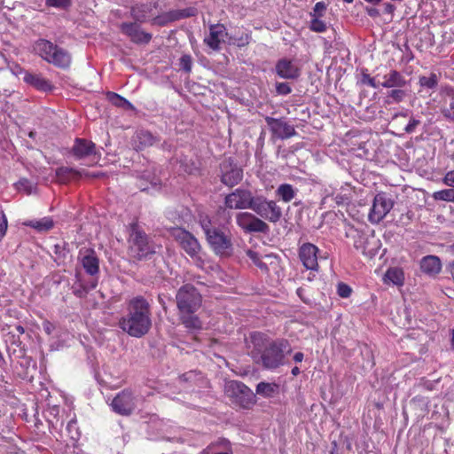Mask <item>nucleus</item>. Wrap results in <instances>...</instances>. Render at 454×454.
<instances>
[{
    "instance_id": "obj_60",
    "label": "nucleus",
    "mask_w": 454,
    "mask_h": 454,
    "mask_svg": "<svg viewBox=\"0 0 454 454\" xmlns=\"http://www.w3.org/2000/svg\"><path fill=\"white\" fill-rule=\"evenodd\" d=\"M451 344H452V347L454 348V330L452 331Z\"/></svg>"
},
{
    "instance_id": "obj_61",
    "label": "nucleus",
    "mask_w": 454,
    "mask_h": 454,
    "mask_svg": "<svg viewBox=\"0 0 454 454\" xmlns=\"http://www.w3.org/2000/svg\"><path fill=\"white\" fill-rule=\"evenodd\" d=\"M3 359V355H2V352L0 351V360Z\"/></svg>"
},
{
    "instance_id": "obj_14",
    "label": "nucleus",
    "mask_w": 454,
    "mask_h": 454,
    "mask_svg": "<svg viewBox=\"0 0 454 454\" xmlns=\"http://www.w3.org/2000/svg\"><path fill=\"white\" fill-rule=\"evenodd\" d=\"M318 248L311 243L303 244L299 250V257L307 270H317Z\"/></svg>"
},
{
    "instance_id": "obj_39",
    "label": "nucleus",
    "mask_w": 454,
    "mask_h": 454,
    "mask_svg": "<svg viewBox=\"0 0 454 454\" xmlns=\"http://www.w3.org/2000/svg\"><path fill=\"white\" fill-rule=\"evenodd\" d=\"M337 293L341 298H348L351 295V287L345 283H339L337 286Z\"/></svg>"
},
{
    "instance_id": "obj_56",
    "label": "nucleus",
    "mask_w": 454,
    "mask_h": 454,
    "mask_svg": "<svg viewBox=\"0 0 454 454\" xmlns=\"http://www.w3.org/2000/svg\"><path fill=\"white\" fill-rule=\"evenodd\" d=\"M16 330L18 331L19 333L20 334H23L25 333V330L24 328L21 326V325H17L16 326Z\"/></svg>"
},
{
    "instance_id": "obj_48",
    "label": "nucleus",
    "mask_w": 454,
    "mask_h": 454,
    "mask_svg": "<svg viewBox=\"0 0 454 454\" xmlns=\"http://www.w3.org/2000/svg\"><path fill=\"white\" fill-rule=\"evenodd\" d=\"M197 12V10L193 7L187 8L184 10H182L179 13V18H187L191 16H194Z\"/></svg>"
},
{
    "instance_id": "obj_41",
    "label": "nucleus",
    "mask_w": 454,
    "mask_h": 454,
    "mask_svg": "<svg viewBox=\"0 0 454 454\" xmlns=\"http://www.w3.org/2000/svg\"><path fill=\"white\" fill-rule=\"evenodd\" d=\"M7 218L3 211H0V239L5 235L7 231Z\"/></svg>"
},
{
    "instance_id": "obj_34",
    "label": "nucleus",
    "mask_w": 454,
    "mask_h": 454,
    "mask_svg": "<svg viewBox=\"0 0 454 454\" xmlns=\"http://www.w3.org/2000/svg\"><path fill=\"white\" fill-rule=\"evenodd\" d=\"M107 97H108L109 100L114 105H115L117 106L129 108V109L133 108V106L128 100H126L125 98H123L122 97H121L120 95H118L114 92H109L107 94Z\"/></svg>"
},
{
    "instance_id": "obj_3",
    "label": "nucleus",
    "mask_w": 454,
    "mask_h": 454,
    "mask_svg": "<svg viewBox=\"0 0 454 454\" xmlns=\"http://www.w3.org/2000/svg\"><path fill=\"white\" fill-rule=\"evenodd\" d=\"M200 223L209 246L215 253L220 255H229L231 252L230 237L220 229L213 226L211 220L207 216H201Z\"/></svg>"
},
{
    "instance_id": "obj_20",
    "label": "nucleus",
    "mask_w": 454,
    "mask_h": 454,
    "mask_svg": "<svg viewBox=\"0 0 454 454\" xmlns=\"http://www.w3.org/2000/svg\"><path fill=\"white\" fill-rule=\"evenodd\" d=\"M225 27L222 24L211 25L209 27V35L205 37V43L213 50L219 49L220 43L223 42L226 35Z\"/></svg>"
},
{
    "instance_id": "obj_12",
    "label": "nucleus",
    "mask_w": 454,
    "mask_h": 454,
    "mask_svg": "<svg viewBox=\"0 0 454 454\" xmlns=\"http://www.w3.org/2000/svg\"><path fill=\"white\" fill-rule=\"evenodd\" d=\"M137 398L129 390L119 393L112 401L113 410L121 415L130 414L137 406Z\"/></svg>"
},
{
    "instance_id": "obj_36",
    "label": "nucleus",
    "mask_w": 454,
    "mask_h": 454,
    "mask_svg": "<svg viewBox=\"0 0 454 454\" xmlns=\"http://www.w3.org/2000/svg\"><path fill=\"white\" fill-rule=\"evenodd\" d=\"M438 83L437 75L435 74H431L429 76H421L419 78V84L422 87H426L428 89H433L436 87Z\"/></svg>"
},
{
    "instance_id": "obj_31",
    "label": "nucleus",
    "mask_w": 454,
    "mask_h": 454,
    "mask_svg": "<svg viewBox=\"0 0 454 454\" xmlns=\"http://www.w3.org/2000/svg\"><path fill=\"white\" fill-rule=\"evenodd\" d=\"M297 194V190L289 184H282L276 190V195L285 203L290 202Z\"/></svg>"
},
{
    "instance_id": "obj_23",
    "label": "nucleus",
    "mask_w": 454,
    "mask_h": 454,
    "mask_svg": "<svg viewBox=\"0 0 454 454\" xmlns=\"http://www.w3.org/2000/svg\"><path fill=\"white\" fill-rule=\"evenodd\" d=\"M121 31L136 43H148L152 38L150 34L140 30L139 26L134 23H123Z\"/></svg>"
},
{
    "instance_id": "obj_29",
    "label": "nucleus",
    "mask_w": 454,
    "mask_h": 454,
    "mask_svg": "<svg viewBox=\"0 0 454 454\" xmlns=\"http://www.w3.org/2000/svg\"><path fill=\"white\" fill-rule=\"evenodd\" d=\"M405 84V80L397 71H391L384 76V81L380 85L384 88L403 87Z\"/></svg>"
},
{
    "instance_id": "obj_53",
    "label": "nucleus",
    "mask_w": 454,
    "mask_h": 454,
    "mask_svg": "<svg viewBox=\"0 0 454 454\" xmlns=\"http://www.w3.org/2000/svg\"><path fill=\"white\" fill-rule=\"evenodd\" d=\"M132 15L138 20H143L145 19V15H138L137 13V8H132Z\"/></svg>"
},
{
    "instance_id": "obj_58",
    "label": "nucleus",
    "mask_w": 454,
    "mask_h": 454,
    "mask_svg": "<svg viewBox=\"0 0 454 454\" xmlns=\"http://www.w3.org/2000/svg\"><path fill=\"white\" fill-rule=\"evenodd\" d=\"M450 270L454 278V262L450 264Z\"/></svg>"
},
{
    "instance_id": "obj_42",
    "label": "nucleus",
    "mask_w": 454,
    "mask_h": 454,
    "mask_svg": "<svg viewBox=\"0 0 454 454\" xmlns=\"http://www.w3.org/2000/svg\"><path fill=\"white\" fill-rule=\"evenodd\" d=\"M180 66L181 67L189 72L192 68V59L190 56L188 55H184L181 59H180Z\"/></svg>"
},
{
    "instance_id": "obj_27",
    "label": "nucleus",
    "mask_w": 454,
    "mask_h": 454,
    "mask_svg": "<svg viewBox=\"0 0 454 454\" xmlns=\"http://www.w3.org/2000/svg\"><path fill=\"white\" fill-rule=\"evenodd\" d=\"M384 283L393 284L395 286H403L404 283V273L402 269L394 267L389 268L383 278Z\"/></svg>"
},
{
    "instance_id": "obj_2",
    "label": "nucleus",
    "mask_w": 454,
    "mask_h": 454,
    "mask_svg": "<svg viewBox=\"0 0 454 454\" xmlns=\"http://www.w3.org/2000/svg\"><path fill=\"white\" fill-rule=\"evenodd\" d=\"M250 338L254 348L258 351L264 347L260 357L262 365L270 370L284 364L286 355L292 351L289 342L284 339L269 340L267 344H264L266 339L261 333H254Z\"/></svg>"
},
{
    "instance_id": "obj_9",
    "label": "nucleus",
    "mask_w": 454,
    "mask_h": 454,
    "mask_svg": "<svg viewBox=\"0 0 454 454\" xmlns=\"http://www.w3.org/2000/svg\"><path fill=\"white\" fill-rule=\"evenodd\" d=\"M394 206L393 200L383 192L378 193L373 200L368 219L372 223H379L389 213Z\"/></svg>"
},
{
    "instance_id": "obj_10",
    "label": "nucleus",
    "mask_w": 454,
    "mask_h": 454,
    "mask_svg": "<svg viewBox=\"0 0 454 454\" xmlns=\"http://www.w3.org/2000/svg\"><path fill=\"white\" fill-rule=\"evenodd\" d=\"M255 198L252 193L244 189H236L225 197L224 204L230 209H252Z\"/></svg>"
},
{
    "instance_id": "obj_15",
    "label": "nucleus",
    "mask_w": 454,
    "mask_h": 454,
    "mask_svg": "<svg viewBox=\"0 0 454 454\" xmlns=\"http://www.w3.org/2000/svg\"><path fill=\"white\" fill-rule=\"evenodd\" d=\"M346 235L348 238H352L354 239L355 248L361 251L362 254L370 256L375 254L374 248H371L369 247L370 241L368 238L358 230L350 227L347 230Z\"/></svg>"
},
{
    "instance_id": "obj_43",
    "label": "nucleus",
    "mask_w": 454,
    "mask_h": 454,
    "mask_svg": "<svg viewBox=\"0 0 454 454\" xmlns=\"http://www.w3.org/2000/svg\"><path fill=\"white\" fill-rule=\"evenodd\" d=\"M405 96V93L402 90H393L389 93V97L394 99L395 102H401Z\"/></svg>"
},
{
    "instance_id": "obj_11",
    "label": "nucleus",
    "mask_w": 454,
    "mask_h": 454,
    "mask_svg": "<svg viewBox=\"0 0 454 454\" xmlns=\"http://www.w3.org/2000/svg\"><path fill=\"white\" fill-rule=\"evenodd\" d=\"M238 225L247 232H262L269 231V225L248 212L239 213L236 216Z\"/></svg>"
},
{
    "instance_id": "obj_62",
    "label": "nucleus",
    "mask_w": 454,
    "mask_h": 454,
    "mask_svg": "<svg viewBox=\"0 0 454 454\" xmlns=\"http://www.w3.org/2000/svg\"><path fill=\"white\" fill-rule=\"evenodd\" d=\"M297 293H298L299 295H301V289H298Z\"/></svg>"
},
{
    "instance_id": "obj_35",
    "label": "nucleus",
    "mask_w": 454,
    "mask_h": 454,
    "mask_svg": "<svg viewBox=\"0 0 454 454\" xmlns=\"http://www.w3.org/2000/svg\"><path fill=\"white\" fill-rule=\"evenodd\" d=\"M27 225H29L38 231H47V230H50L53 226V222L50 218H43L38 221H31L27 223Z\"/></svg>"
},
{
    "instance_id": "obj_5",
    "label": "nucleus",
    "mask_w": 454,
    "mask_h": 454,
    "mask_svg": "<svg viewBox=\"0 0 454 454\" xmlns=\"http://www.w3.org/2000/svg\"><path fill=\"white\" fill-rule=\"evenodd\" d=\"M171 234L195 263L202 267L203 259L200 255L201 247L197 239L190 232L181 228L173 229Z\"/></svg>"
},
{
    "instance_id": "obj_4",
    "label": "nucleus",
    "mask_w": 454,
    "mask_h": 454,
    "mask_svg": "<svg viewBox=\"0 0 454 454\" xmlns=\"http://www.w3.org/2000/svg\"><path fill=\"white\" fill-rule=\"evenodd\" d=\"M34 51L44 60L59 67H67L71 63L69 53L50 41L38 40L34 45Z\"/></svg>"
},
{
    "instance_id": "obj_54",
    "label": "nucleus",
    "mask_w": 454,
    "mask_h": 454,
    "mask_svg": "<svg viewBox=\"0 0 454 454\" xmlns=\"http://www.w3.org/2000/svg\"><path fill=\"white\" fill-rule=\"evenodd\" d=\"M299 373H300V369L298 367L295 366L292 369V374L294 376H297Z\"/></svg>"
},
{
    "instance_id": "obj_6",
    "label": "nucleus",
    "mask_w": 454,
    "mask_h": 454,
    "mask_svg": "<svg viewBox=\"0 0 454 454\" xmlns=\"http://www.w3.org/2000/svg\"><path fill=\"white\" fill-rule=\"evenodd\" d=\"M176 304L180 313L196 312L201 306V295L191 285L182 286L176 294Z\"/></svg>"
},
{
    "instance_id": "obj_16",
    "label": "nucleus",
    "mask_w": 454,
    "mask_h": 454,
    "mask_svg": "<svg viewBox=\"0 0 454 454\" xmlns=\"http://www.w3.org/2000/svg\"><path fill=\"white\" fill-rule=\"evenodd\" d=\"M57 176L60 182H67L69 179H74L79 177H90V178H98L104 176V173L97 171V172H88L85 170L78 171L76 169L62 167L57 170Z\"/></svg>"
},
{
    "instance_id": "obj_55",
    "label": "nucleus",
    "mask_w": 454,
    "mask_h": 454,
    "mask_svg": "<svg viewBox=\"0 0 454 454\" xmlns=\"http://www.w3.org/2000/svg\"><path fill=\"white\" fill-rule=\"evenodd\" d=\"M20 68H21L20 67L17 66L14 70H13V74H16V75H21V74L20 73ZM22 75L24 76V74H22Z\"/></svg>"
},
{
    "instance_id": "obj_45",
    "label": "nucleus",
    "mask_w": 454,
    "mask_h": 454,
    "mask_svg": "<svg viewBox=\"0 0 454 454\" xmlns=\"http://www.w3.org/2000/svg\"><path fill=\"white\" fill-rule=\"evenodd\" d=\"M442 181L444 184L454 187V170L448 171Z\"/></svg>"
},
{
    "instance_id": "obj_1",
    "label": "nucleus",
    "mask_w": 454,
    "mask_h": 454,
    "mask_svg": "<svg viewBox=\"0 0 454 454\" xmlns=\"http://www.w3.org/2000/svg\"><path fill=\"white\" fill-rule=\"evenodd\" d=\"M128 309V315L119 321L120 327L132 337H142L152 325L149 303L142 297H136L130 300Z\"/></svg>"
},
{
    "instance_id": "obj_44",
    "label": "nucleus",
    "mask_w": 454,
    "mask_h": 454,
    "mask_svg": "<svg viewBox=\"0 0 454 454\" xmlns=\"http://www.w3.org/2000/svg\"><path fill=\"white\" fill-rule=\"evenodd\" d=\"M363 82L369 85L372 88H379L381 82H376V79L374 77H371L370 75H364L363 77Z\"/></svg>"
},
{
    "instance_id": "obj_13",
    "label": "nucleus",
    "mask_w": 454,
    "mask_h": 454,
    "mask_svg": "<svg viewBox=\"0 0 454 454\" xmlns=\"http://www.w3.org/2000/svg\"><path fill=\"white\" fill-rule=\"evenodd\" d=\"M221 181L227 186L232 187L238 184L243 176L242 169L231 160H224L221 163Z\"/></svg>"
},
{
    "instance_id": "obj_52",
    "label": "nucleus",
    "mask_w": 454,
    "mask_h": 454,
    "mask_svg": "<svg viewBox=\"0 0 454 454\" xmlns=\"http://www.w3.org/2000/svg\"><path fill=\"white\" fill-rule=\"evenodd\" d=\"M304 358V355L301 352H297L294 356V360L296 363H301Z\"/></svg>"
},
{
    "instance_id": "obj_37",
    "label": "nucleus",
    "mask_w": 454,
    "mask_h": 454,
    "mask_svg": "<svg viewBox=\"0 0 454 454\" xmlns=\"http://www.w3.org/2000/svg\"><path fill=\"white\" fill-rule=\"evenodd\" d=\"M320 18L321 17H312L310 20L311 30L318 33H322L326 30V24L321 20Z\"/></svg>"
},
{
    "instance_id": "obj_17",
    "label": "nucleus",
    "mask_w": 454,
    "mask_h": 454,
    "mask_svg": "<svg viewBox=\"0 0 454 454\" xmlns=\"http://www.w3.org/2000/svg\"><path fill=\"white\" fill-rule=\"evenodd\" d=\"M247 256L262 271L268 272L270 268L276 269L278 266V259L273 254H265L260 256L256 252L248 250Z\"/></svg>"
},
{
    "instance_id": "obj_19",
    "label": "nucleus",
    "mask_w": 454,
    "mask_h": 454,
    "mask_svg": "<svg viewBox=\"0 0 454 454\" xmlns=\"http://www.w3.org/2000/svg\"><path fill=\"white\" fill-rule=\"evenodd\" d=\"M73 153L76 159H83L89 156L96 155V146L91 141L76 138L73 146Z\"/></svg>"
},
{
    "instance_id": "obj_51",
    "label": "nucleus",
    "mask_w": 454,
    "mask_h": 454,
    "mask_svg": "<svg viewBox=\"0 0 454 454\" xmlns=\"http://www.w3.org/2000/svg\"><path fill=\"white\" fill-rule=\"evenodd\" d=\"M384 12L392 15L395 10V7L394 4L390 3H384L383 4Z\"/></svg>"
},
{
    "instance_id": "obj_57",
    "label": "nucleus",
    "mask_w": 454,
    "mask_h": 454,
    "mask_svg": "<svg viewBox=\"0 0 454 454\" xmlns=\"http://www.w3.org/2000/svg\"><path fill=\"white\" fill-rule=\"evenodd\" d=\"M367 3H370L372 4H378L380 3L381 0H364Z\"/></svg>"
},
{
    "instance_id": "obj_49",
    "label": "nucleus",
    "mask_w": 454,
    "mask_h": 454,
    "mask_svg": "<svg viewBox=\"0 0 454 454\" xmlns=\"http://www.w3.org/2000/svg\"><path fill=\"white\" fill-rule=\"evenodd\" d=\"M445 117L454 120V101H451L450 106L443 110Z\"/></svg>"
},
{
    "instance_id": "obj_26",
    "label": "nucleus",
    "mask_w": 454,
    "mask_h": 454,
    "mask_svg": "<svg viewBox=\"0 0 454 454\" xmlns=\"http://www.w3.org/2000/svg\"><path fill=\"white\" fill-rule=\"evenodd\" d=\"M82 264L90 275H96L99 270V262L93 250H85L82 253Z\"/></svg>"
},
{
    "instance_id": "obj_22",
    "label": "nucleus",
    "mask_w": 454,
    "mask_h": 454,
    "mask_svg": "<svg viewBox=\"0 0 454 454\" xmlns=\"http://www.w3.org/2000/svg\"><path fill=\"white\" fill-rule=\"evenodd\" d=\"M268 122L272 133L279 138H288L295 133L294 128L282 120L269 118Z\"/></svg>"
},
{
    "instance_id": "obj_47",
    "label": "nucleus",
    "mask_w": 454,
    "mask_h": 454,
    "mask_svg": "<svg viewBox=\"0 0 454 454\" xmlns=\"http://www.w3.org/2000/svg\"><path fill=\"white\" fill-rule=\"evenodd\" d=\"M419 120H416L414 118H411L409 121V123L406 125V127L404 128V130L406 133H412L416 127L419 124Z\"/></svg>"
},
{
    "instance_id": "obj_18",
    "label": "nucleus",
    "mask_w": 454,
    "mask_h": 454,
    "mask_svg": "<svg viewBox=\"0 0 454 454\" xmlns=\"http://www.w3.org/2000/svg\"><path fill=\"white\" fill-rule=\"evenodd\" d=\"M277 74L284 79H294L300 75V67L295 61L280 59L276 65Z\"/></svg>"
},
{
    "instance_id": "obj_21",
    "label": "nucleus",
    "mask_w": 454,
    "mask_h": 454,
    "mask_svg": "<svg viewBox=\"0 0 454 454\" xmlns=\"http://www.w3.org/2000/svg\"><path fill=\"white\" fill-rule=\"evenodd\" d=\"M20 73L24 74L23 81L35 87L36 90H42V91H50L52 90V85L51 82L44 79L40 74H31L22 68H20Z\"/></svg>"
},
{
    "instance_id": "obj_7",
    "label": "nucleus",
    "mask_w": 454,
    "mask_h": 454,
    "mask_svg": "<svg viewBox=\"0 0 454 454\" xmlns=\"http://www.w3.org/2000/svg\"><path fill=\"white\" fill-rule=\"evenodd\" d=\"M129 251L132 256L142 259L154 253V247L143 231L133 228L129 237Z\"/></svg>"
},
{
    "instance_id": "obj_59",
    "label": "nucleus",
    "mask_w": 454,
    "mask_h": 454,
    "mask_svg": "<svg viewBox=\"0 0 454 454\" xmlns=\"http://www.w3.org/2000/svg\"><path fill=\"white\" fill-rule=\"evenodd\" d=\"M368 13H369L371 16H372V15H375V14L377 13V11H376V10H374V9H371V10H369V11H368Z\"/></svg>"
},
{
    "instance_id": "obj_8",
    "label": "nucleus",
    "mask_w": 454,
    "mask_h": 454,
    "mask_svg": "<svg viewBox=\"0 0 454 454\" xmlns=\"http://www.w3.org/2000/svg\"><path fill=\"white\" fill-rule=\"evenodd\" d=\"M252 210L271 223H277L282 216V210L274 200H268L264 197H256Z\"/></svg>"
},
{
    "instance_id": "obj_38",
    "label": "nucleus",
    "mask_w": 454,
    "mask_h": 454,
    "mask_svg": "<svg viewBox=\"0 0 454 454\" xmlns=\"http://www.w3.org/2000/svg\"><path fill=\"white\" fill-rule=\"evenodd\" d=\"M71 4V0H46V5L58 9H67Z\"/></svg>"
},
{
    "instance_id": "obj_30",
    "label": "nucleus",
    "mask_w": 454,
    "mask_h": 454,
    "mask_svg": "<svg viewBox=\"0 0 454 454\" xmlns=\"http://www.w3.org/2000/svg\"><path fill=\"white\" fill-rule=\"evenodd\" d=\"M256 393L265 398L273 397L279 393V385L277 383L260 382L256 386Z\"/></svg>"
},
{
    "instance_id": "obj_40",
    "label": "nucleus",
    "mask_w": 454,
    "mask_h": 454,
    "mask_svg": "<svg viewBox=\"0 0 454 454\" xmlns=\"http://www.w3.org/2000/svg\"><path fill=\"white\" fill-rule=\"evenodd\" d=\"M326 10V5L323 2H317L313 9L312 17H322Z\"/></svg>"
},
{
    "instance_id": "obj_33",
    "label": "nucleus",
    "mask_w": 454,
    "mask_h": 454,
    "mask_svg": "<svg viewBox=\"0 0 454 454\" xmlns=\"http://www.w3.org/2000/svg\"><path fill=\"white\" fill-rule=\"evenodd\" d=\"M435 200H442L447 202H454V188L444 189L434 192L432 195Z\"/></svg>"
},
{
    "instance_id": "obj_46",
    "label": "nucleus",
    "mask_w": 454,
    "mask_h": 454,
    "mask_svg": "<svg viewBox=\"0 0 454 454\" xmlns=\"http://www.w3.org/2000/svg\"><path fill=\"white\" fill-rule=\"evenodd\" d=\"M277 91L282 95H287L291 92L290 86L286 82H280L277 85Z\"/></svg>"
},
{
    "instance_id": "obj_28",
    "label": "nucleus",
    "mask_w": 454,
    "mask_h": 454,
    "mask_svg": "<svg viewBox=\"0 0 454 454\" xmlns=\"http://www.w3.org/2000/svg\"><path fill=\"white\" fill-rule=\"evenodd\" d=\"M155 141L154 137L146 130H140L137 132L134 137V144L137 150H141L144 147L153 145Z\"/></svg>"
},
{
    "instance_id": "obj_50",
    "label": "nucleus",
    "mask_w": 454,
    "mask_h": 454,
    "mask_svg": "<svg viewBox=\"0 0 454 454\" xmlns=\"http://www.w3.org/2000/svg\"><path fill=\"white\" fill-rule=\"evenodd\" d=\"M43 330L45 331V333L47 334H51L53 330H54V325L53 324H51L50 321L48 320H45L43 323Z\"/></svg>"
},
{
    "instance_id": "obj_32",
    "label": "nucleus",
    "mask_w": 454,
    "mask_h": 454,
    "mask_svg": "<svg viewBox=\"0 0 454 454\" xmlns=\"http://www.w3.org/2000/svg\"><path fill=\"white\" fill-rule=\"evenodd\" d=\"M194 313L195 312L180 313V319L182 323L186 328L191 330H198L201 328V322Z\"/></svg>"
},
{
    "instance_id": "obj_25",
    "label": "nucleus",
    "mask_w": 454,
    "mask_h": 454,
    "mask_svg": "<svg viewBox=\"0 0 454 454\" xmlns=\"http://www.w3.org/2000/svg\"><path fill=\"white\" fill-rule=\"evenodd\" d=\"M420 269L423 273L434 276L442 270L441 260L435 255H427L420 261Z\"/></svg>"
},
{
    "instance_id": "obj_24",
    "label": "nucleus",
    "mask_w": 454,
    "mask_h": 454,
    "mask_svg": "<svg viewBox=\"0 0 454 454\" xmlns=\"http://www.w3.org/2000/svg\"><path fill=\"white\" fill-rule=\"evenodd\" d=\"M224 392L229 397L235 399H240L242 396L251 394V390L247 386L237 380L226 381Z\"/></svg>"
}]
</instances>
